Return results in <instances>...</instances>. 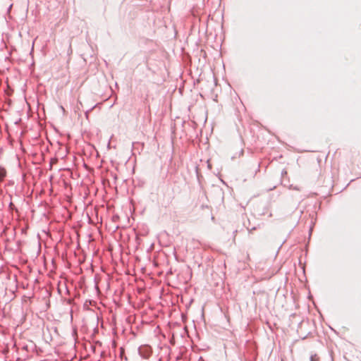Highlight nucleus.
I'll return each mask as SVG.
<instances>
[{
  "mask_svg": "<svg viewBox=\"0 0 361 361\" xmlns=\"http://www.w3.org/2000/svg\"><path fill=\"white\" fill-rule=\"evenodd\" d=\"M312 361H317L318 358H316V356L311 357Z\"/></svg>",
  "mask_w": 361,
  "mask_h": 361,
  "instance_id": "obj_2",
  "label": "nucleus"
},
{
  "mask_svg": "<svg viewBox=\"0 0 361 361\" xmlns=\"http://www.w3.org/2000/svg\"><path fill=\"white\" fill-rule=\"evenodd\" d=\"M6 175V170L4 168L0 167V181H2L4 180Z\"/></svg>",
  "mask_w": 361,
  "mask_h": 361,
  "instance_id": "obj_1",
  "label": "nucleus"
}]
</instances>
